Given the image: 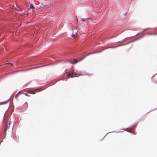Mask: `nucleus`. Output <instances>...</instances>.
<instances>
[{
    "label": "nucleus",
    "instance_id": "nucleus-12",
    "mask_svg": "<svg viewBox=\"0 0 157 157\" xmlns=\"http://www.w3.org/2000/svg\"><path fill=\"white\" fill-rule=\"evenodd\" d=\"M90 19V18H86V20H88V19Z\"/></svg>",
    "mask_w": 157,
    "mask_h": 157
},
{
    "label": "nucleus",
    "instance_id": "nucleus-7",
    "mask_svg": "<svg viewBox=\"0 0 157 157\" xmlns=\"http://www.w3.org/2000/svg\"><path fill=\"white\" fill-rule=\"evenodd\" d=\"M128 132H130L131 133H133L134 134H136V133H135L134 132H133V131H132L131 130H128Z\"/></svg>",
    "mask_w": 157,
    "mask_h": 157
},
{
    "label": "nucleus",
    "instance_id": "nucleus-6",
    "mask_svg": "<svg viewBox=\"0 0 157 157\" xmlns=\"http://www.w3.org/2000/svg\"><path fill=\"white\" fill-rule=\"evenodd\" d=\"M78 61L76 59H74L73 60V62H71V63L72 64H75L77 63Z\"/></svg>",
    "mask_w": 157,
    "mask_h": 157
},
{
    "label": "nucleus",
    "instance_id": "nucleus-8",
    "mask_svg": "<svg viewBox=\"0 0 157 157\" xmlns=\"http://www.w3.org/2000/svg\"><path fill=\"white\" fill-rule=\"evenodd\" d=\"M91 54V53H90L88 54H87V55H86V56H85L83 57V58H85L86 56H88V55H90V54Z\"/></svg>",
    "mask_w": 157,
    "mask_h": 157
},
{
    "label": "nucleus",
    "instance_id": "nucleus-5",
    "mask_svg": "<svg viewBox=\"0 0 157 157\" xmlns=\"http://www.w3.org/2000/svg\"><path fill=\"white\" fill-rule=\"evenodd\" d=\"M9 127L10 126L9 125H6V126H5V130L4 131V134H5L7 129L8 128H9Z\"/></svg>",
    "mask_w": 157,
    "mask_h": 157
},
{
    "label": "nucleus",
    "instance_id": "nucleus-11",
    "mask_svg": "<svg viewBox=\"0 0 157 157\" xmlns=\"http://www.w3.org/2000/svg\"><path fill=\"white\" fill-rule=\"evenodd\" d=\"M7 64H10L12 65H13V64L10 63H8Z\"/></svg>",
    "mask_w": 157,
    "mask_h": 157
},
{
    "label": "nucleus",
    "instance_id": "nucleus-9",
    "mask_svg": "<svg viewBox=\"0 0 157 157\" xmlns=\"http://www.w3.org/2000/svg\"><path fill=\"white\" fill-rule=\"evenodd\" d=\"M34 67V68H31L29 69V70L33 69L36 68H38V67Z\"/></svg>",
    "mask_w": 157,
    "mask_h": 157
},
{
    "label": "nucleus",
    "instance_id": "nucleus-2",
    "mask_svg": "<svg viewBox=\"0 0 157 157\" xmlns=\"http://www.w3.org/2000/svg\"><path fill=\"white\" fill-rule=\"evenodd\" d=\"M37 92V90H36V91H28V92L30 94H36V92Z\"/></svg>",
    "mask_w": 157,
    "mask_h": 157
},
{
    "label": "nucleus",
    "instance_id": "nucleus-13",
    "mask_svg": "<svg viewBox=\"0 0 157 157\" xmlns=\"http://www.w3.org/2000/svg\"><path fill=\"white\" fill-rule=\"evenodd\" d=\"M8 124L9 125V126H10V122H9Z\"/></svg>",
    "mask_w": 157,
    "mask_h": 157
},
{
    "label": "nucleus",
    "instance_id": "nucleus-3",
    "mask_svg": "<svg viewBox=\"0 0 157 157\" xmlns=\"http://www.w3.org/2000/svg\"><path fill=\"white\" fill-rule=\"evenodd\" d=\"M29 6H30V8L29 9L30 10L31 9H35V7L33 6V5L32 4H30V5H29Z\"/></svg>",
    "mask_w": 157,
    "mask_h": 157
},
{
    "label": "nucleus",
    "instance_id": "nucleus-14",
    "mask_svg": "<svg viewBox=\"0 0 157 157\" xmlns=\"http://www.w3.org/2000/svg\"><path fill=\"white\" fill-rule=\"evenodd\" d=\"M77 22H78V19L77 20Z\"/></svg>",
    "mask_w": 157,
    "mask_h": 157
},
{
    "label": "nucleus",
    "instance_id": "nucleus-4",
    "mask_svg": "<svg viewBox=\"0 0 157 157\" xmlns=\"http://www.w3.org/2000/svg\"><path fill=\"white\" fill-rule=\"evenodd\" d=\"M72 36L75 39L77 36V33L76 32L75 34L73 33L72 34Z\"/></svg>",
    "mask_w": 157,
    "mask_h": 157
},
{
    "label": "nucleus",
    "instance_id": "nucleus-1",
    "mask_svg": "<svg viewBox=\"0 0 157 157\" xmlns=\"http://www.w3.org/2000/svg\"><path fill=\"white\" fill-rule=\"evenodd\" d=\"M74 71L73 69H71L68 72L66 71L67 76L68 78H73L74 77H78L81 75L80 74H78L74 72Z\"/></svg>",
    "mask_w": 157,
    "mask_h": 157
},
{
    "label": "nucleus",
    "instance_id": "nucleus-10",
    "mask_svg": "<svg viewBox=\"0 0 157 157\" xmlns=\"http://www.w3.org/2000/svg\"><path fill=\"white\" fill-rule=\"evenodd\" d=\"M81 21H85V19L81 18Z\"/></svg>",
    "mask_w": 157,
    "mask_h": 157
}]
</instances>
